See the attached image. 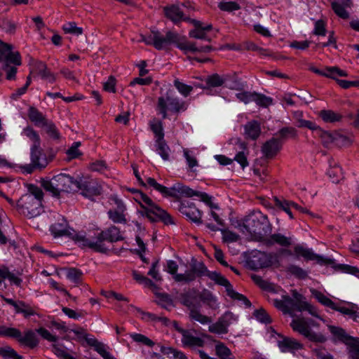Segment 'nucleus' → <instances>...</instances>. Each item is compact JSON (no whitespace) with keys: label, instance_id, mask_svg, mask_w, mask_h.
I'll use <instances>...</instances> for the list:
<instances>
[{"label":"nucleus","instance_id":"nucleus-4","mask_svg":"<svg viewBox=\"0 0 359 359\" xmlns=\"http://www.w3.org/2000/svg\"><path fill=\"white\" fill-rule=\"evenodd\" d=\"M242 227L252 236L262 238L271 231V225L266 215L255 211L246 216Z\"/></svg>","mask_w":359,"mask_h":359},{"label":"nucleus","instance_id":"nucleus-8","mask_svg":"<svg viewBox=\"0 0 359 359\" xmlns=\"http://www.w3.org/2000/svg\"><path fill=\"white\" fill-rule=\"evenodd\" d=\"M188 108V104L180 100L178 97L174 96L172 92L169 90L164 96H160L158 98L156 110L165 119L168 116V111L174 114H179L185 111Z\"/></svg>","mask_w":359,"mask_h":359},{"label":"nucleus","instance_id":"nucleus-1","mask_svg":"<svg viewBox=\"0 0 359 359\" xmlns=\"http://www.w3.org/2000/svg\"><path fill=\"white\" fill-rule=\"evenodd\" d=\"M146 186L152 187L156 191L161 193L164 197H187L191 198L197 196L200 200L207 204L211 209H219V206L212 203V196L205 192L195 191L188 186L180 183L175 184L172 187L168 188L158 184L154 178L147 177L145 182Z\"/></svg>","mask_w":359,"mask_h":359},{"label":"nucleus","instance_id":"nucleus-43","mask_svg":"<svg viewBox=\"0 0 359 359\" xmlns=\"http://www.w3.org/2000/svg\"><path fill=\"white\" fill-rule=\"evenodd\" d=\"M88 343L94 346L95 350L104 358V359H114V357L108 352L104 345L99 342L96 339H90L88 341Z\"/></svg>","mask_w":359,"mask_h":359},{"label":"nucleus","instance_id":"nucleus-25","mask_svg":"<svg viewBox=\"0 0 359 359\" xmlns=\"http://www.w3.org/2000/svg\"><path fill=\"white\" fill-rule=\"evenodd\" d=\"M278 345L280 351L283 353H293L294 351H298L303 348V345L300 342L293 338L290 337H285L283 340L278 341Z\"/></svg>","mask_w":359,"mask_h":359},{"label":"nucleus","instance_id":"nucleus-62","mask_svg":"<svg viewBox=\"0 0 359 359\" xmlns=\"http://www.w3.org/2000/svg\"><path fill=\"white\" fill-rule=\"evenodd\" d=\"M218 7L221 11L227 12L238 11L241 8L240 5L235 1H222L218 4Z\"/></svg>","mask_w":359,"mask_h":359},{"label":"nucleus","instance_id":"nucleus-22","mask_svg":"<svg viewBox=\"0 0 359 359\" xmlns=\"http://www.w3.org/2000/svg\"><path fill=\"white\" fill-rule=\"evenodd\" d=\"M282 147L283 142L280 140L272 137L263 144L261 151L266 158L271 159L278 154Z\"/></svg>","mask_w":359,"mask_h":359},{"label":"nucleus","instance_id":"nucleus-47","mask_svg":"<svg viewBox=\"0 0 359 359\" xmlns=\"http://www.w3.org/2000/svg\"><path fill=\"white\" fill-rule=\"evenodd\" d=\"M316 134L320 137L321 139L322 143L326 147H329V145L335 142V133L332 134L327 131L323 130L320 127L318 130L316 132Z\"/></svg>","mask_w":359,"mask_h":359},{"label":"nucleus","instance_id":"nucleus-60","mask_svg":"<svg viewBox=\"0 0 359 359\" xmlns=\"http://www.w3.org/2000/svg\"><path fill=\"white\" fill-rule=\"evenodd\" d=\"M243 47L244 49L250 51L258 52L260 55H268L267 50L258 46L252 41H247L243 42Z\"/></svg>","mask_w":359,"mask_h":359},{"label":"nucleus","instance_id":"nucleus-29","mask_svg":"<svg viewBox=\"0 0 359 359\" xmlns=\"http://www.w3.org/2000/svg\"><path fill=\"white\" fill-rule=\"evenodd\" d=\"M29 120L36 126L43 127L47 123L48 120L36 108L30 107L28 110Z\"/></svg>","mask_w":359,"mask_h":359},{"label":"nucleus","instance_id":"nucleus-64","mask_svg":"<svg viewBox=\"0 0 359 359\" xmlns=\"http://www.w3.org/2000/svg\"><path fill=\"white\" fill-rule=\"evenodd\" d=\"M0 355L6 359H23L22 356L18 355V353L11 347L0 348Z\"/></svg>","mask_w":359,"mask_h":359},{"label":"nucleus","instance_id":"nucleus-48","mask_svg":"<svg viewBox=\"0 0 359 359\" xmlns=\"http://www.w3.org/2000/svg\"><path fill=\"white\" fill-rule=\"evenodd\" d=\"M252 102H255L257 105L263 107H267L272 104L273 99L267 97L265 95L253 92Z\"/></svg>","mask_w":359,"mask_h":359},{"label":"nucleus","instance_id":"nucleus-35","mask_svg":"<svg viewBox=\"0 0 359 359\" xmlns=\"http://www.w3.org/2000/svg\"><path fill=\"white\" fill-rule=\"evenodd\" d=\"M52 351L62 359H75L74 357L69 355L68 353L69 348L66 347L64 344L56 342L52 346Z\"/></svg>","mask_w":359,"mask_h":359},{"label":"nucleus","instance_id":"nucleus-30","mask_svg":"<svg viewBox=\"0 0 359 359\" xmlns=\"http://www.w3.org/2000/svg\"><path fill=\"white\" fill-rule=\"evenodd\" d=\"M319 116L324 122L331 123L341 121L343 117L340 114L330 109L321 110Z\"/></svg>","mask_w":359,"mask_h":359},{"label":"nucleus","instance_id":"nucleus-58","mask_svg":"<svg viewBox=\"0 0 359 359\" xmlns=\"http://www.w3.org/2000/svg\"><path fill=\"white\" fill-rule=\"evenodd\" d=\"M254 316L256 319L262 323L269 324L272 322L269 314L262 308L255 310L254 311Z\"/></svg>","mask_w":359,"mask_h":359},{"label":"nucleus","instance_id":"nucleus-50","mask_svg":"<svg viewBox=\"0 0 359 359\" xmlns=\"http://www.w3.org/2000/svg\"><path fill=\"white\" fill-rule=\"evenodd\" d=\"M126 212H119L116 210H109L107 212L109 218L114 223L126 224L127 219Z\"/></svg>","mask_w":359,"mask_h":359},{"label":"nucleus","instance_id":"nucleus-54","mask_svg":"<svg viewBox=\"0 0 359 359\" xmlns=\"http://www.w3.org/2000/svg\"><path fill=\"white\" fill-rule=\"evenodd\" d=\"M11 62H5L2 67L3 70L6 73V78L7 80H15L18 72V65H11Z\"/></svg>","mask_w":359,"mask_h":359},{"label":"nucleus","instance_id":"nucleus-53","mask_svg":"<svg viewBox=\"0 0 359 359\" xmlns=\"http://www.w3.org/2000/svg\"><path fill=\"white\" fill-rule=\"evenodd\" d=\"M130 336L134 341L138 344H141L149 347H152L155 344V343L151 339H150L149 337L144 334L139 333H133L130 334Z\"/></svg>","mask_w":359,"mask_h":359},{"label":"nucleus","instance_id":"nucleus-34","mask_svg":"<svg viewBox=\"0 0 359 359\" xmlns=\"http://www.w3.org/2000/svg\"><path fill=\"white\" fill-rule=\"evenodd\" d=\"M286 271L291 276H293L296 278L300 280H304L309 276V273L307 271L295 264L289 265L287 267Z\"/></svg>","mask_w":359,"mask_h":359},{"label":"nucleus","instance_id":"nucleus-14","mask_svg":"<svg viewBox=\"0 0 359 359\" xmlns=\"http://www.w3.org/2000/svg\"><path fill=\"white\" fill-rule=\"evenodd\" d=\"M290 326L294 331L299 332L311 341L323 343L326 341V337L323 334L311 331L309 323L304 318L293 319Z\"/></svg>","mask_w":359,"mask_h":359},{"label":"nucleus","instance_id":"nucleus-9","mask_svg":"<svg viewBox=\"0 0 359 359\" xmlns=\"http://www.w3.org/2000/svg\"><path fill=\"white\" fill-rule=\"evenodd\" d=\"M178 34L172 31H168L165 35L156 29H152L150 33L141 35V41L145 44L152 46L160 50L168 48L171 44L177 42Z\"/></svg>","mask_w":359,"mask_h":359},{"label":"nucleus","instance_id":"nucleus-46","mask_svg":"<svg viewBox=\"0 0 359 359\" xmlns=\"http://www.w3.org/2000/svg\"><path fill=\"white\" fill-rule=\"evenodd\" d=\"M327 174L333 183H338L343 177L342 170L337 164L334 165H330Z\"/></svg>","mask_w":359,"mask_h":359},{"label":"nucleus","instance_id":"nucleus-26","mask_svg":"<svg viewBox=\"0 0 359 359\" xmlns=\"http://www.w3.org/2000/svg\"><path fill=\"white\" fill-rule=\"evenodd\" d=\"M261 134V126L258 121H251L244 126V135L245 138L252 140L258 139Z\"/></svg>","mask_w":359,"mask_h":359},{"label":"nucleus","instance_id":"nucleus-59","mask_svg":"<svg viewBox=\"0 0 359 359\" xmlns=\"http://www.w3.org/2000/svg\"><path fill=\"white\" fill-rule=\"evenodd\" d=\"M157 304L162 308L169 310L170 307L173 305L170 296L166 293L158 294Z\"/></svg>","mask_w":359,"mask_h":359},{"label":"nucleus","instance_id":"nucleus-42","mask_svg":"<svg viewBox=\"0 0 359 359\" xmlns=\"http://www.w3.org/2000/svg\"><path fill=\"white\" fill-rule=\"evenodd\" d=\"M312 295L318 300L323 306L328 307L331 309H333L334 306H335V302H334L329 297L325 296L323 293L316 290H313L311 291Z\"/></svg>","mask_w":359,"mask_h":359},{"label":"nucleus","instance_id":"nucleus-37","mask_svg":"<svg viewBox=\"0 0 359 359\" xmlns=\"http://www.w3.org/2000/svg\"><path fill=\"white\" fill-rule=\"evenodd\" d=\"M22 134L28 137L32 142V147H39L41 146V139L38 133L31 127H26L23 129Z\"/></svg>","mask_w":359,"mask_h":359},{"label":"nucleus","instance_id":"nucleus-15","mask_svg":"<svg viewBox=\"0 0 359 359\" xmlns=\"http://www.w3.org/2000/svg\"><path fill=\"white\" fill-rule=\"evenodd\" d=\"M278 262L276 254L261 251L254 252L248 260V264L252 269H259L272 266Z\"/></svg>","mask_w":359,"mask_h":359},{"label":"nucleus","instance_id":"nucleus-31","mask_svg":"<svg viewBox=\"0 0 359 359\" xmlns=\"http://www.w3.org/2000/svg\"><path fill=\"white\" fill-rule=\"evenodd\" d=\"M180 300L182 304L187 306L190 311L195 309V302L196 300V291H188L180 294Z\"/></svg>","mask_w":359,"mask_h":359},{"label":"nucleus","instance_id":"nucleus-32","mask_svg":"<svg viewBox=\"0 0 359 359\" xmlns=\"http://www.w3.org/2000/svg\"><path fill=\"white\" fill-rule=\"evenodd\" d=\"M269 245L278 244L280 246L288 247L292 243V239L286 237L281 233H273L268 239L267 242Z\"/></svg>","mask_w":359,"mask_h":359},{"label":"nucleus","instance_id":"nucleus-12","mask_svg":"<svg viewBox=\"0 0 359 359\" xmlns=\"http://www.w3.org/2000/svg\"><path fill=\"white\" fill-rule=\"evenodd\" d=\"M31 163L21 165L20 168L23 173L31 174L35 169H44L49 163L46 154L39 147H31L30 149Z\"/></svg>","mask_w":359,"mask_h":359},{"label":"nucleus","instance_id":"nucleus-45","mask_svg":"<svg viewBox=\"0 0 359 359\" xmlns=\"http://www.w3.org/2000/svg\"><path fill=\"white\" fill-rule=\"evenodd\" d=\"M273 201L275 202L276 206H277L282 210L285 211L288 215V216L290 219L294 218L292 212L291 211V208H292V207L290 203H292V201H287L283 198L280 199V198H278V197H274Z\"/></svg>","mask_w":359,"mask_h":359},{"label":"nucleus","instance_id":"nucleus-5","mask_svg":"<svg viewBox=\"0 0 359 359\" xmlns=\"http://www.w3.org/2000/svg\"><path fill=\"white\" fill-rule=\"evenodd\" d=\"M167 271L173 275V278L176 282L189 283L194 281L196 278L202 276L208 277V273H212L213 271H210L203 262L194 263L191 265V269L187 270L184 273H177L178 265L176 262L169 260L167 262Z\"/></svg>","mask_w":359,"mask_h":359},{"label":"nucleus","instance_id":"nucleus-55","mask_svg":"<svg viewBox=\"0 0 359 359\" xmlns=\"http://www.w3.org/2000/svg\"><path fill=\"white\" fill-rule=\"evenodd\" d=\"M43 127L46 128V133L53 140H58L60 138V132L52 121H48L47 123L45 124Z\"/></svg>","mask_w":359,"mask_h":359},{"label":"nucleus","instance_id":"nucleus-39","mask_svg":"<svg viewBox=\"0 0 359 359\" xmlns=\"http://www.w3.org/2000/svg\"><path fill=\"white\" fill-rule=\"evenodd\" d=\"M323 76L335 79L337 76H347V73L337 67H326L323 69Z\"/></svg>","mask_w":359,"mask_h":359},{"label":"nucleus","instance_id":"nucleus-51","mask_svg":"<svg viewBox=\"0 0 359 359\" xmlns=\"http://www.w3.org/2000/svg\"><path fill=\"white\" fill-rule=\"evenodd\" d=\"M208 330L212 333L217 334H224L228 332L227 325L220 320L215 323L211 324L208 327Z\"/></svg>","mask_w":359,"mask_h":359},{"label":"nucleus","instance_id":"nucleus-63","mask_svg":"<svg viewBox=\"0 0 359 359\" xmlns=\"http://www.w3.org/2000/svg\"><path fill=\"white\" fill-rule=\"evenodd\" d=\"M161 352L166 355H172L174 358L176 359H187L185 354L177 349L172 347H162L161 349Z\"/></svg>","mask_w":359,"mask_h":359},{"label":"nucleus","instance_id":"nucleus-2","mask_svg":"<svg viewBox=\"0 0 359 359\" xmlns=\"http://www.w3.org/2000/svg\"><path fill=\"white\" fill-rule=\"evenodd\" d=\"M130 191L136 194L135 200L142 209L140 211L142 216L148 218L151 222L161 221L165 225L174 224L171 215L156 205L147 195L140 191L134 189Z\"/></svg>","mask_w":359,"mask_h":359},{"label":"nucleus","instance_id":"nucleus-21","mask_svg":"<svg viewBox=\"0 0 359 359\" xmlns=\"http://www.w3.org/2000/svg\"><path fill=\"white\" fill-rule=\"evenodd\" d=\"M179 211L191 222L197 224H202V213L193 203H187V204L181 203L179 207Z\"/></svg>","mask_w":359,"mask_h":359},{"label":"nucleus","instance_id":"nucleus-11","mask_svg":"<svg viewBox=\"0 0 359 359\" xmlns=\"http://www.w3.org/2000/svg\"><path fill=\"white\" fill-rule=\"evenodd\" d=\"M16 208L20 214L28 218H33L40 215L42 205L41 201L32 194H25L17 201Z\"/></svg>","mask_w":359,"mask_h":359},{"label":"nucleus","instance_id":"nucleus-3","mask_svg":"<svg viewBox=\"0 0 359 359\" xmlns=\"http://www.w3.org/2000/svg\"><path fill=\"white\" fill-rule=\"evenodd\" d=\"M123 236L121 235L120 230L116 226H111L104 231H102L95 236L86 237L84 233V239L82 241V248H88L96 252H106L107 248L103 243L104 241L114 243L122 241Z\"/></svg>","mask_w":359,"mask_h":359},{"label":"nucleus","instance_id":"nucleus-49","mask_svg":"<svg viewBox=\"0 0 359 359\" xmlns=\"http://www.w3.org/2000/svg\"><path fill=\"white\" fill-rule=\"evenodd\" d=\"M174 86L178 92L184 97H188L194 89V86L181 82L178 79L174 80Z\"/></svg>","mask_w":359,"mask_h":359},{"label":"nucleus","instance_id":"nucleus-17","mask_svg":"<svg viewBox=\"0 0 359 359\" xmlns=\"http://www.w3.org/2000/svg\"><path fill=\"white\" fill-rule=\"evenodd\" d=\"M303 302H297L288 295L282 296L281 299H275L273 300L274 306L281 311L284 314H289L292 317H294L295 311L300 312L301 305Z\"/></svg>","mask_w":359,"mask_h":359},{"label":"nucleus","instance_id":"nucleus-18","mask_svg":"<svg viewBox=\"0 0 359 359\" xmlns=\"http://www.w3.org/2000/svg\"><path fill=\"white\" fill-rule=\"evenodd\" d=\"M29 68L30 74H36L50 83L56 81L55 75L48 69L46 64L42 61L32 59L29 62Z\"/></svg>","mask_w":359,"mask_h":359},{"label":"nucleus","instance_id":"nucleus-41","mask_svg":"<svg viewBox=\"0 0 359 359\" xmlns=\"http://www.w3.org/2000/svg\"><path fill=\"white\" fill-rule=\"evenodd\" d=\"M330 332L333 335L337 337L340 341H343L346 344H349L354 339L353 337L349 336L344 329L338 327H330Z\"/></svg>","mask_w":359,"mask_h":359},{"label":"nucleus","instance_id":"nucleus-16","mask_svg":"<svg viewBox=\"0 0 359 359\" xmlns=\"http://www.w3.org/2000/svg\"><path fill=\"white\" fill-rule=\"evenodd\" d=\"M294 254L297 259L303 257L306 261H316L320 265H330L334 263L333 259L316 254L312 249L304 248L301 245L294 247Z\"/></svg>","mask_w":359,"mask_h":359},{"label":"nucleus","instance_id":"nucleus-23","mask_svg":"<svg viewBox=\"0 0 359 359\" xmlns=\"http://www.w3.org/2000/svg\"><path fill=\"white\" fill-rule=\"evenodd\" d=\"M163 11L165 17L175 24H177L180 21L189 22L191 20V18L186 17L181 8L176 5L165 6L164 7Z\"/></svg>","mask_w":359,"mask_h":359},{"label":"nucleus","instance_id":"nucleus-56","mask_svg":"<svg viewBox=\"0 0 359 359\" xmlns=\"http://www.w3.org/2000/svg\"><path fill=\"white\" fill-rule=\"evenodd\" d=\"M62 29L67 34H71L74 35H81L83 33V29L76 26V22H69L63 25Z\"/></svg>","mask_w":359,"mask_h":359},{"label":"nucleus","instance_id":"nucleus-7","mask_svg":"<svg viewBox=\"0 0 359 359\" xmlns=\"http://www.w3.org/2000/svg\"><path fill=\"white\" fill-rule=\"evenodd\" d=\"M75 180L73 177L67 174L60 173L49 180H43L41 186L53 196L59 198L62 192H74Z\"/></svg>","mask_w":359,"mask_h":359},{"label":"nucleus","instance_id":"nucleus-28","mask_svg":"<svg viewBox=\"0 0 359 359\" xmlns=\"http://www.w3.org/2000/svg\"><path fill=\"white\" fill-rule=\"evenodd\" d=\"M236 144L238 146V148L241 149V151L237 153L234 160L236 161L243 168H244L248 165V161L247 159V144L245 142L241 141L240 139L236 140Z\"/></svg>","mask_w":359,"mask_h":359},{"label":"nucleus","instance_id":"nucleus-61","mask_svg":"<svg viewBox=\"0 0 359 359\" xmlns=\"http://www.w3.org/2000/svg\"><path fill=\"white\" fill-rule=\"evenodd\" d=\"M348 346V354L351 359H359V341L354 339L347 344Z\"/></svg>","mask_w":359,"mask_h":359},{"label":"nucleus","instance_id":"nucleus-24","mask_svg":"<svg viewBox=\"0 0 359 359\" xmlns=\"http://www.w3.org/2000/svg\"><path fill=\"white\" fill-rule=\"evenodd\" d=\"M189 22L195 27L194 29L189 32V36L191 38L203 39L208 41H210V39L206 34V32L210 31L212 29L211 24L203 26L201 22L192 19Z\"/></svg>","mask_w":359,"mask_h":359},{"label":"nucleus","instance_id":"nucleus-10","mask_svg":"<svg viewBox=\"0 0 359 359\" xmlns=\"http://www.w3.org/2000/svg\"><path fill=\"white\" fill-rule=\"evenodd\" d=\"M53 217L55 219V222L51 224L50 230L54 237L67 236L82 248L81 240L84 239V233L76 232L68 228L67 222L62 215L54 213Z\"/></svg>","mask_w":359,"mask_h":359},{"label":"nucleus","instance_id":"nucleus-52","mask_svg":"<svg viewBox=\"0 0 359 359\" xmlns=\"http://www.w3.org/2000/svg\"><path fill=\"white\" fill-rule=\"evenodd\" d=\"M206 83L210 87H219L224 84V74H213L206 78Z\"/></svg>","mask_w":359,"mask_h":359},{"label":"nucleus","instance_id":"nucleus-44","mask_svg":"<svg viewBox=\"0 0 359 359\" xmlns=\"http://www.w3.org/2000/svg\"><path fill=\"white\" fill-rule=\"evenodd\" d=\"M278 137L277 139L280 140L282 142L288 138H294L297 137V130L292 127H284L278 130L276 133Z\"/></svg>","mask_w":359,"mask_h":359},{"label":"nucleus","instance_id":"nucleus-40","mask_svg":"<svg viewBox=\"0 0 359 359\" xmlns=\"http://www.w3.org/2000/svg\"><path fill=\"white\" fill-rule=\"evenodd\" d=\"M189 316L191 320L197 321L202 325H206L212 323V318L202 314L196 309H191L189 311Z\"/></svg>","mask_w":359,"mask_h":359},{"label":"nucleus","instance_id":"nucleus-33","mask_svg":"<svg viewBox=\"0 0 359 359\" xmlns=\"http://www.w3.org/2000/svg\"><path fill=\"white\" fill-rule=\"evenodd\" d=\"M199 299L204 304H206L210 308L215 309L218 307L217 300L215 296L209 290H204L199 294Z\"/></svg>","mask_w":359,"mask_h":359},{"label":"nucleus","instance_id":"nucleus-57","mask_svg":"<svg viewBox=\"0 0 359 359\" xmlns=\"http://www.w3.org/2000/svg\"><path fill=\"white\" fill-rule=\"evenodd\" d=\"M348 7V6L339 4V1H333L332 3V8L334 13L343 19H347L349 17L348 13L346 11V8Z\"/></svg>","mask_w":359,"mask_h":359},{"label":"nucleus","instance_id":"nucleus-36","mask_svg":"<svg viewBox=\"0 0 359 359\" xmlns=\"http://www.w3.org/2000/svg\"><path fill=\"white\" fill-rule=\"evenodd\" d=\"M156 150L164 161L170 158V149L164 139L155 141Z\"/></svg>","mask_w":359,"mask_h":359},{"label":"nucleus","instance_id":"nucleus-38","mask_svg":"<svg viewBox=\"0 0 359 359\" xmlns=\"http://www.w3.org/2000/svg\"><path fill=\"white\" fill-rule=\"evenodd\" d=\"M151 130L154 133L156 140H161L164 139V132L163 128V123L161 121L154 118L149 123Z\"/></svg>","mask_w":359,"mask_h":359},{"label":"nucleus","instance_id":"nucleus-20","mask_svg":"<svg viewBox=\"0 0 359 359\" xmlns=\"http://www.w3.org/2000/svg\"><path fill=\"white\" fill-rule=\"evenodd\" d=\"M81 191V194L86 197H92L100 195V191L92 181L80 179L75 180L74 191Z\"/></svg>","mask_w":359,"mask_h":359},{"label":"nucleus","instance_id":"nucleus-27","mask_svg":"<svg viewBox=\"0 0 359 359\" xmlns=\"http://www.w3.org/2000/svg\"><path fill=\"white\" fill-rule=\"evenodd\" d=\"M225 86L231 90H241L244 88L245 84L238 78L236 72L224 74Z\"/></svg>","mask_w":359,"mask_h":359},{"label":"nucleus","instance_id":"nucleus-13","mask_svg":"<svg viewBox=\"0 0 359 359\" xmlns=\"http://www.w3.org/2000/svg\"><path fill=\"white\" fill-rule=\"evenodd\" d=\"M208 278L213 280L216 284L224 286L226 289L227 295L234 300L241 301L246 307L251 306V302L249 299L242 294L236 292L231 283L220 273L213 271L212 273H208Z\"/></svg>","mask_w":359,"mask_h":359},{"label":"nucleus","instance_id":"nucleus-6","mask_svg":"<svg viewBox=\"0 0 359 359\" xmlns=\"http://www.w3.org/2000/svg\"><path fill=\"white\" fill-rule=\"evenodd\" d=\"M0 336L8 337L17 341L20 346L29 349L36 348L39 344V339L35 331L27 329L22 332L19 329L5 325L0 326Z\"/></svg>","mask_w":359,"mask_h":359},{"label":"nucleus","instance_id":"nucleus-19","mask_svg":"<svg viewBox=\"0 0 359 359\" xmlns=\"http://www.w3.org/2000/svg\"><path fill=\"white\" fill-rule=\"evenodd\" d=\"M13 46L0 40V61L21 65L22 58L18 51L13 52Z\"/></svg>","mask_w":359,"mask_h":359}]
</instances>
